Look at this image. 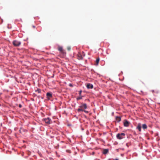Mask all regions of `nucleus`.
Returning <instances> with one entry per match:
<instances>
[{
	"label": "nucleus",
	"mask_w": 160,
	"mask_h": 160,
	"mask_svg": "<svg viewBox=\"0 0 160 160\" xmlns=\"http://www.w3.org/2000/svg\"><path fill=\"white\" fill-rule=\"evenodd\" d=\"M142 128L143 129H145L147 128V127L146 124H143L142 125Z\"/></svg>",
	"instance_id": "f8f14e48"
},
{
	"label": "nucleus",
	"mask_w": 160,
	"mask_h": 160,
	"mask_svg": "<svg viewBox=\"0 0 160 160\" xmlns=\"http://www.w3.org/2000/svg\"><path fill=\"white\" fill-rule=\"evenodd\" d=\"M22 131H24V129H22L21 128L19 130V132L20 133H21L22 132Z\"/></svg>",
	"instance_id": "2eb2a0df"
},
{
	"label": "nucleus",
	"mask_w": 160,
	"mask_h": 160,
	"mask_svg": "<svg viewBox=\"0 0 160 160\" xmlns=\"http://www.w3.org/2000/svg\"><path fill=\"white\" fill-rule=\"evenodd\" d=\"M108 149H104L103 151V153L104 154H106L108 152Z\"/></svg>",
	"instance_id": "1a4fd4ad"
},
{
	"label": "nucleus",
	"mask_w": 160,
	"mask_h": 160,
	"mask_svg": "<svg viewBox=\"0 0 160 160\" xmlns=\"http://www.w3.org/2000/svg\"><path fill=\"white\" fill-rule=\"evenodd\" d=\"M42 120L44 121L46 124H49L51 123V120L49 118H44Z\"/></svg>",
	"instance_id": "7ed1b4c3"
},
{
	"label": "nucleus",
	"mask_w": 160,
	"mask_h": 160,
	"mask_svg": "<svg viewBox=\"0 0 160 160\" xmlns=\"http://www.w3.org/2000/svg\"><path fill=\"white\" fill-rule=\"evenodd\" d=\"M130 122L127 120H125L123 123L124 126L128 127L129 126Z\"/></svg>",
	"instance_id": "20e7f679"
},
{
	"label": "nucleus",
	"mask_w": 160,
	"mask_h": 160,
	"mask_svg": "<svg viewBox=\"0 0 160 160\" xmlns=\"http://www.w3.org/2000/svg\"><path fill=\"white\" fill-rule=\"evenodd\" d=\"M19 107L20 108H21L22 107V105L21 104H19Z\"/></svg>",
	"instance_id": "4be33fe9"
},
{
	"label": "nucleus",
	"mask_w": 160,
	"mask_h": 160,
	"mask_svg": "<svg viewBox=\"0 0 160 160\" xmlns=\"http://www.w3.org/2000/svg\"><path fill=\"white\" fill-rule=\"evenodd\" d=\"M82 92V91H79V94L80 95L81 94Z\"/></svg>",
	"instance_id": "412c9836"
},
{
	"label": "nucleus",
	"mask_w": 160,
	"mask_h": 160,
	"mask_svg": "<svg viewBox=\"0 0 160 160\" xmlns=\"http://www.w3.org/2000/svg\"><path fill=\"white\" fill-rule=\"evenodd\" d=\"M13 44L16 47H18L21 44L20 42L18 41L17 40H14L13 42Z\"/></svg>",
	"instance_id": "f03ea898"
},
{
	"label": "nucleus",
	"mask_w": 160,
	"mask_h": 160,
	"mask_svg": "<svg viewBox=\"0 0 160 160\" xmlns=\"http://www.w3.org/2000/svg\"><path fill=\"white\" fill-rule=\"evenodd\" d=\"M137 128L138 129L139 132H141V126L140 124H139L137 127Z\"/></svg>",
	"instance_id": "6e6552de"
},
{
	"label": "nucleus",
	"mask_w": 160,
	"mask_h": 160,
	"mask_svg": "<svg viewBox=\"0 0 160 160\" xmlns=\"http://www.w3.org/2000/svg\"><path fill=\"white\" fill-rule=\"evenodd\" d=\"M79 59H82L83 58L82 57V56H80V57H79Z\"/></svg>",
	"instance_id": "dca6fc26"
},
{
	"label": "nucleus",
	"mask_w": 160,
	"mask_h": 160,
	"mask_svg": "<svg viewBox=\"0 0 160 160\" xmlns=\"http://www.w3.org/2000/svg\"><path fill=\"white\" fill-rule=\"evenodd\" d=\"M116 120L118 122H119L121 120V118L120 117H117L116 118Z\"/></svg>",
	"instance_id": "ddd939ff"
},
{
	"label": "nucleus",
	"mask_w": 160,
	"mask_h": 160,
	"mask_svg": "<svg viewBox=\"0 0 160 160\" xmlns=\"http://www.w3.org/2000/svg\"><path fill=\"white\" fill-rule=\"evenodd\" d=\"M37 91L38 93L41 92V90L40 89H38Z\"/></svg>",
	"instance_id": "f3484780"
},
{
	"label": "nucleus",
	"mask_w": 160,
	"mask_h": 160,
	"mask_svg": "<svg viewBox=\"0 0 160 160\" xmlns=\"http://www.w3.org/2000/svg\"><path fill=\"white\" fill-rule=\"evenodd\" d=\"M80 108H82V109H86L87 108V105L86 104L84 103L82 104L80 106Z\"/></svg>",
	"instance_id": "39448f33"
},
{
	"label": "nucleus",
	"mask_w": 160,
	"mask_h": 160,
	"mask_svg": "<svg viewBox=\"0 0 160 160\" xmlns=\"http://www.w3.org/2000/svg\"><path fill=\"white\" fill-rule=\"evenodd\" d=\"M152 92H154L153 90H152Z\"/></svg>",
	"instance_id": "393cba45"
},
{
	"label": "nucleus",
	"mask_w": 160,
	"mask_h": 160,
	"mask_svg": "<svg viewBox=\"0 0 160 160\" xmlns=\"http://www.w3.org/2000/svg\"><path fill=\"white\" fill-rule=\"evenodd\" d=\"M47 96L48 98H50L52 97V94L50 92H48L47 93Z\"/></svg>",
	"instance_id": "0eeeda50"
},
{
	"label": "nucleus",
	"mask_w": 160,
	"mask_h": 160,
	"mask_svg": "<svg viewBox=\"0 0 160 160\" xmlns=\"http://www.w3.org/2000/svg\"><path fill=\"white\" fill-rule=\"evenodd\" d=\"M125 134L124 133H118L116 136L117 138L118 139H121L124 138V136H125Z\"/></svg>",
	"instance_id": "f257e3e1"
},
{
	"label": "nucleus",
	"mask_w": 160,
	"mask_h": 160,
	"mask_svg": "<svg viewBox=\"0 0 160 160\" xmlns=\"http://www.w3.org/2000/svg\"><path fill=\"white\" fill-rule=\"evenodd\" d=\"M69 86H71V87L72 86V85L71 84H69Z\"/></svg>",
	"instance_id": "5701e85b"
},
{
	"label": "nucleus",
	"mask_w": 160,
	"mask_h": 160,
	"mask_svg": "<svg viewBox=\"0 0 160 160\" xmlns=\"http://www.w3.org/2000/svg\"><path fill=\"white\" fill-rule=\"evenodd\" d=\"M81 98L79 97V98H77V99L78 100H79V99H81Z\"/></svg>",
	"instance_id": "6ab92c4d"
},
{
	"label": "nucleus",
	"mask_w": 160,
	"mask_h": 160,
	"mask_svg": "<svg viewBox=\"0 0 160 160\" xmlns=\"http://www.w3.org/2000/svg\"><path fill=\"white\" fill-rule=\"evenodd\" d=\"M83 109H82V108H81L79 107V108H78V109H77V111L78 112H83Z\"/></svg>",
	"instance_id": "4468645a"
},
{
	"label": "nucleus",
	"mask_w": 160,
	"mask_h": 160,
	"mask_svg": "<svg viewBox=\"0 0 160 160\" xmlns=\"http://www.w3.org/2000/svg\"><path fill=\"white\" fill-rule=\"evenodd\" d=\"M87 87L88 88H93V85L90 83H88L87 85Z\"/></svg>",
	"instance_id": "423d86ee"
},
{
	"label": "nucleus",
	"mask_w": 160,
	"mask_h": 160,
	"mask_svg": "<svg viewBox=\"0 0 160 160\" xmlns=\"http://www.w3.org/2000/svg\"><path fill=\"white\" fill-rule=\"evenodd\" d=\"M58 50L59 51H60L61 52H63V48L62 47H59L58 48Z\"/></svg>",
	"instance_id": "9b49d317"
},
{
	"label": "nucleus",
	"mask_w": 160,
	"mask_h": 160,
	"mask_svg": "<svg viewBox=\"0 0 160 160\" xmlns=\"http://www.w3.org/2000/svg\"><path fill=\"white\" fill-rule=\"evenodd\" d=\"M94 152H92V154H94Z\"/></svg>",
	"instance_id": "a878e982"
},
{
	"label": "nucleus",
	"mask_w": 160,
	"mask_h": 160,
	"mask_svg": "<svg viewBox=\"0 0 160 160\" xmlns=\"http://www.w3.org/2000/svg\"><path fill=\"white\" fill-rule=\"evenodd\" d=\"M100 59L99 58H98L97 59L96 61V64L95 65H97L98 64V63Z\"/></svg>",
	"instance_id": "9d476101"
},
{
	"label": "nucleus",
	"mask_w": 160,
	"mask_h": 160,
	"mask_svg": "<svg viewBox=\"0 0 160 160\" xmlns=\"http://www.w3.org/2000/svg\"><path fill=\"white\" fill-rule=\"evenodd\" d=\"M83 111L84 112H85L86 113H88V111H86L85 110H83Z\"/></svg>",
	"instance_id": "a211bd4d"
},
{
	"label": "nucleus",
	"mask_w": 160,
	"mask_h": 160,
	"mask_svg": "<svg viewBox=\"0 0 160 160\" xmlns=\"http://www.w3.org/2000/svg\"><path fill=\"white\" fill-rule=\"evenodd\" d=\"M70 47L68 48V50H70Z\"/></svg>",
	"instance_id": "aec40b11"
},
{
	"label": "nucleus",
	"mask_w": 160,
	"mask_h": 160,
	"mask_svg": "<svg viewBox=\"0 0 160 160\" xmlns=\"http://www.w3.org/2000/svg\"><path fill=\"white\" fill-rule=\"evenodd\" d=\"M32 27H33V28H35V27L34 26H32Z\"/></svg>",
	"instance_id": "b1692460"
}]
</instances>
